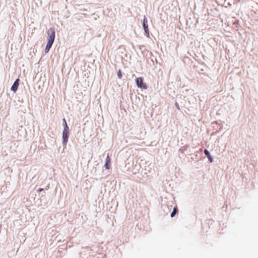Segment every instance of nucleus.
I'll use <instances>...</instances> for the list:
<instances>
[{
  "label": "nucleus",
  "mask_w": 258,
  "mask_h": 258,
  "mask_svg": "<svg viewBox=\"0 0 258 258\" xmlns=\"http://www.w3.org/2000/svg\"><path fill=\"white\" fill-rule=\"evenodd\" d=\"M47 44L45 49V53H47L51 48L55 38V31L53 28H49L47 31Z\"/></svg>",
  "instance_id": "f257e3e1"
},
{
  "label": "nucleus",
  "mask_w": 258,
  "mask_h": 258,
  "mask_svg": "<svg viewBox=\"0 0 258 258\" xmlns=\"http://www.w3.org/2000/svg\"><path fill=\"white\" fill-rule=\"evenodd\" d=\"M47 44L45 49V53H47L51 48L55 38V31L53 28H49L47 31Z\"/></svg>",
  "instance_id": "f03ea898"
},
{
  "label": "nucleus",
  "mask_w": 258,
  "mask_h": 258,
  "mask_svg": "<svg viewBox=\"0 0 258 258\" xmlns=\"http://www.w3.org/2000/svg\"><path fill=\"white\" fill-rule=\"evenodd\" d=\"M69 127L66 122V125H64V128L62 133L63 143L66 145L68 142L69 138Z\"/></svg>",
  "instance_id": "7ed1b4c3"
},
{
  "label": "nucleus",
  "mask_w": 258,
  "mask_h": 258,
  "mask_svg": "<svg viewBox=\"0 0 258 258\" xmlns=\"http://www.w3.org/2000/svg\"><path fill=\"white\" fill-rule=\"evenodd\" d=\"M137 85L139 88L146 89L147 88V85L143 83V79L141 77L137 78L136 79Z\"/></svg>",
  "instance_id": "20e7f679"
},
{
  "label": "nucleus",
  "mask_w": 258,
  "mask_h": 258,
  "mask_svg": "<svg viewBox=\"0 0 258 258\" xmlns=\"http://www.w3.org/2000/svg\"><path fill=\"white\" fill-rule=\"evenodd\" d=\"M147 22H148L147 19L146 18V17L144 16V21H143V27H144V29L145 30L146 34H147L148 35H149V29H148V26L147 25Z\"/></svg>",
  "instance_id": "39448f33"
},
{
  "label": "nucleus",
  "mask_w": 258,
  "mask_h": 258,
  "mask_svg": "<svg viewBox=\"0 0 258 258\" xmlns=\"http://www.w3.org/2000/svg\"><path fill=\"white\" fill-rule=\"evenodd\" d=\"M19 85V79H17L16 80L14 83L12 85V86L11 87V90L14 91V92H16L18 89Z\"/></svg>",
  "instance_id": "423d86ee"
},
{
  "label": "nucleus",
  "mask_w": 258,
  "mask_h": 258,
  "mask_svg": "<svg viewBox=\"0 0 258 258\" xmlns=\"http://www.w3.org/2000/svg\"><path fill=\"white\" fill-rule=\"evenodd\" d=\"M110 166H111V158L109 157V156L108 155L106 158L104 167L106 168V169H109L110 168Z\"/></svg>",
  "instance_id": "0eeeda50"
},
{
  "label": "nucleus",
  "mask_w": 258,
  "mask_h": 258,
  "mask_svg": "<svg viewBox=\"0 0 258 258\" xmlns=\"http://www.w3.org/2000/svg\"><path fill=\"white\" fill-rule=\"evenodd\" d=\"M204 153H205V155L207 156V157H208V158L209 159V161L211 162H212L213 159H212V157L210 156V154L209 152L207 149H205L204 151Z\"/></svg>",
  "instance_id": "6e6552de"
},
{
  "label": "nucleus",
  "mask_w": 258,
  "mask_h": 258,
  "mask_svg": "<svg viewBox=\"0 0 258 258\" xmlns=\"http://www.w3.org/2000/svg\"><path fill=\"white\" fill-rule=\"evenodd\" d=\"M177 207H175L173 208V211H172V212L171 214V217H173L175 216V215L177 213Z\"/></svg>",
  "instance_id": "1a4fd4ad"
},
{
  "label": "nucleus",
  "mask_w": 258,
  "mask_h": 258,
  "mask_svg": "<svg viewBox=\"0 0 258 258\" xmlns=\"http://www.w3.org/2000/svg\"><path fill=\"white\" fill-rule=\"evenodd\" d=\"M117 76L119 79H121L122 78L121 71L120 70H119L117 71Z\"/></svg>",
  "instance_id": "9d476101"
},
{
  "label": "nucleus",
  "mask_w": 258,
  "mask_h": 258,
  "mask_svg": "<svg viewBox=\"0 0 258 258\" xmlns=\"http://www.w3.org/2000/svg\"><path fill=\"white\" fill-rule=\"evenodd\" d=\"M63 122H64V125H66V122H66V119L64 118L63 119Z\"/></svg>",
  "instance_id": "9b49d317"
},
{
  "label": "nucleus",
  "mask_w": 258,
  "mask_h": 258,
  "mask_svg": "<svg viewBox=\"0 0 258 258\" xmlns=\"http://www.w3.org/2000/svg\"><path fill=\"white\" fill-rule=\"evenodd\" d=\"M43 190V188H40V189L38 190V191H42Z\"/></svg>",
  "instance_id": "f8f14e48"
}]
</instances>
